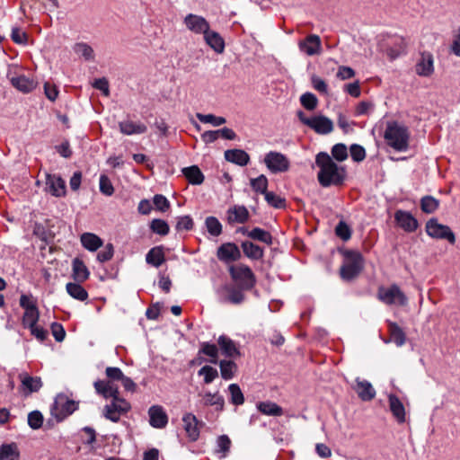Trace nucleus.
<instances>
[{"mask_svg": "<svg viewBox=\"0 0 460 460\" xmlns=\"http://www.w3.org/2000/svg\"><path fill=\"white\" fill-rule=\"evenodd\" d=\"M206 43L217 53H223L225 50V40L217 31H208L204 34Z\"/></svg>", "mask_w": 460, "mask_h": 460, "instance_id": "obj_24", "label": "nucleus"}, {"mask_svg": "<svg viewBox=\"0 0 460 460\" xmlns=\"http://www.w3.org/2000/svg\"><path fill=\"white\" fill-rule=\"evenodd\" d=\"M20 451L15 443L4 444L0 447V460H19Z\"/></svg>", "mask_w": 460, "mask_h": 460, "instance_id": "obj_37", "label": "nucleus"}, {"mask_svg": "<svg viewBox=\"0 0 460 460\" xmlns=\"http://www.w3.org/2000/svg\"><path fill=\"white\" fill-rule=\"evenodd\" d=\"M22 386L24 394H28L38 392L42 386V382L40 377L26 376L22 380Z\"/></svg>", "mask_w": 460, "mask_h": 460, "instance_id": "obj_38", "label": "nucleus"}, {"mask_svg": "<svg viewBox=\"0 0 460 460\" xmlns=\"http://www.w3.org/2000/svg\"><path fill=\"white\" fill-rule=\"evenodd\" d=\"M335 234L342 241L347 242L351 238L352 230L350 226L343 220H341L335 226Z\"/></svg>", "mask_w": 460, "mask_h": 460, "instance_id": "obj_46", "label": "nucleus"}, {"mask_svg": "<svg viewBox=\"0 0 460 460\" xmlns=\"http://www.w3.org/2000/svg\"><path fill=\"white\" fill-rule=\"evenodd\" d=\"M80 241L83 247L90 252H95L102 245V239L93 233H84Z\"/></svg>", "mask_w": 460, "mask_h": 460, "instance_id": "obj_30", "label": "nucleus"}, {"mask_svg": "<svg viewBox=\"0 0 460 460\" xmlns=\"http://www.w3.org/2000/svg\"><path fill=\"white\" fill-rule=\"evenodd\" d=\"M381 47L390 60H394L406 53L407 42L398 35H386Z\"/></svg>", "mask_w": 460, "mask_h": 460, "instance_id": "obj_7", "label": "nucleus"}, {"mask_svg": "<svg viewBox=\"0 0 460 460\" xmlns=\"http://www.w3.org/2000/svg\"><path fill=\"white\" fill-rule=\"evenodd\" d=\"M218 353L219 349L216 344L203 341L200 343V349L198 354H204L209 357L208 362L217 365L218 363Z\"/></svg>", "mask_w": 460, "mask_h": 460, "instance_id": "obj_34", "label": "nucleus"}, {"mask_svg": "<svg viewBox=\"0 0 460 460\" xmlns=\"http://www.w3.org/2000/svg\"><path fill=\"white\" fill-rule=\"evenodd\" d=\"M415 72L418 75L429 77L434 73V58L429 51H421L415 65Z\"/></svg>", "mask_w": 460, "mask_h": 460, "instance_id": "obj_12", "label": "nucleus"}, {"mask_svg": "<svg viewBox=\"0 0 460 460\" xmlns=\"http://www.w3.org/2000/svg\"><path fill=\"white\" fill-rule=\"evenodd\" d=\"M197 118L199 121L203 123H210L214 127L221 126L226 122V119L224 117L216 116L214 114L197 113Z\"/></svg>", "mask_w": 460, "mask_h": 460, "instance_id": "obj_52", "label": "nucleus"}, {"mask_svg": "<svg viewBox=\"0 0 460 460\" xmlns=\"http://www.w3.org/2000/svg\"><path fill=\"white\" fill-rule=\"evenodd\" d=\"M217 344L222 355L226 358H235L241 356L239 349L234 341L226 335H220L217 339Z\"/></svg>", "mask_w": 460, "mask_h": 460, "instance_id": "obj_19", "label": "nucleus"}, {"mask_svg": "<svg viewBox=\"0 0 460 460\" xmlns=\"http://www.w3.org/2000/svg\"><path fill=\"white\" fill-rule=\"evenodd\" d=\"M153 203L155 209L161 212H165L170 208V201L162 194H155L153 198Z\"/></svg>", "mask_w": 460, "mask_h": 460, "instance_id": "obj_57", "label": "nucleus"}, {"mask_svg": "<svg viewBox=\"0 0 460 460\" xmlns=\"http://www.w3.org/2000/svg\"><path fill=\"white\" fill-rule=\"evenodd\" d=\"M100 190L107 196H111L114 191L111 180L105 174L100 176Z\"/></svg>", "mask_w": 460, "mask_h": 460, "instance_id": "obj_61", "label": "nucleus"}, {"mask_svg": "<svg viewBox=\"0 0 460 460\" xmlns=\"http://www.w3.org/2000/svg\"><path fill=\"white\" fill-rule=\"evenodd\" d=\"M183 429L190 441L195 442L199 439L200 429L204 426L192 413H185L182 417Z\"/></svg>", "mask_w": 460, "mask_h": 460, "instance_id": "obj_11", "label": "nucleus"}, {"mask_svg": "<svg viewBox=\"0 0 460 460\" xmlns=\"http://www.w3.org/2000/svg\"><path fill=\"white\" fill-rule=\"evenodd\" d=\"M425 230L427 234L431 238L447 240L451 244L456 243V235L451 228L447 225L438 223L436 217H432L427 221Z\"/></svg>", "mask_w": 460, "mask_h": 460, "instance_id": "obj_6", "label": "nucleus"}, {"mask_svg": "<svg viewBox=\"0 0 460 460\" xmlns=\"http://www.w3.org/2000/svg\"><path fill=\"white\" fill-rule=\"evenodd\" d=\"M198 375L204 377L205 384H210L218 376V372L213 367L206 365L198 371Z\"/></svg>", "mask_w": 460, "mask_h": 460, "instance_id": "obj_51", "label": "nucleus"}, {"mask_svg": "<svg viewBox=\"0 0 460 460\" xmlns=\"http://www.w3.org/2000/svg\"><path fill=\"white\" fill-rule=\"evenodd\" d=\"M114 254L112 243H108L105 248L97 253V260L101 263L110 261Z\"/></svg>", "mask_w": 460, "mask_h": 460, "instance_id": "obj_64", "label": "nucleus"}, {"mask_svg": "<svg viewBox=\"0 0 460 460\" xmlns=\"http://www.w3.org/2000/svg\"><path fill=\"white\" fill-rule=\"evenodd\" d=\"M165 261L163 246L151 248L146 255V261L154 266L160 267Z\"/></svg>", "mask_w": 460, "mask_h": 460, "instance_id": "obj_28", "label": "nucleus"}, {"mask_svg": "<svg viewBox=\"0 0 460 460\" xmlns=\"http://www.w3.org/2000/svg\"><path fill=\"white\" fill-rule=\"evenodd\" d=\"M228 390L231 395V402H243V394L237 384H231L228 386Z\"/></svg>", "mask_w": 460, "mask_h": 460, "instance_id": "obj_59", "label": "nucleus"}, {"mask_svg": "<svg viewBox=\"0 0 460 460\" xmlns=\"http://www.w3.org/2000/svg\"><path fill=\"white\" fill-rule=\"evenodd\" d=\"M184 24L190 31L197 34H205L209 30L208 21L204 17L193 13L186 15Z\"/></svg>", "mask_w": 460, "mask_h": 460, "instance_id": "obj_16", "label": "nucleus"}, {"mask_svg": "<svg viewBox=\"0 0 460 460\" xmlns=\"http://www.w3.org/2000/svg\"><path fill=\"white\" fill-rule=\"evenodd\" d=\"M217 447L216 452L220 454V458L226 457L231 447L230 438L226 435L219 436L217 440Z\"/></svg>", "mask_w": 460, "mask_h": 460, "instance_id": "obj_50", "label": "nucleus"}, {"mask_svg": "<svg viewBox=\"0 0 460 460\" xmlns=\"http://www.w3.org/2000/svg\"><path fill=\"white\" fill-rule=\"evenodd\" d=\"M439 203L438 199L426 195L420 199V208L426 214H432L438 208Z\"/></svg>", "mask_w": 460, "mask_h": 460, "instance_id": "obj_41", "label": "nucleus"}, {"mask_svg": "<svg viewBox=\"0 0 460 460\" xmlns=\"http://www.w3.org/2000/svg\"><path fill=\"white\" fill-rule=\"evenodd\" d=\"M149 227L154 234H159L161 236L167 235L170 232V227L168 223L160 218H155L150 222Z\"/></svg>", "mask_w": 460, "mask_h": 460, "instance_id": "obj_42", "label": "nucleus"}, {"mask_svg": "<svg viewBox=\"0 0 460 460\" xmlns=\"http://www.w3.org/2000/svg\"><path fill=\"white\" fill-rule=\"evenodd\" d=\"M249 217V211L244 206L234 205L227 210V221L230 225L244 224L248 221Z\"/></svg>", "mask_w": 460, "mask_h": 460, "instance_id": "obj_20", "label": "nucleus"}, {"mask_svg": "<svg viewBox=\"0 0 460 460\" xmlns=\"http://www.w3.org/2000/svg\"><path fill=\"white\" fill-rule=\"evenodd\" d=\"M28 423L33 429H40L43 423L42 414L38 411H31L28 416Z\"/></svg>", "mask_w": 460, "mask_h": 460, "instance_id": "obj_60", "label": "nucleus"}, {"mask_svg": "<svg viewBox=\"0 0 460 460\" xmlns=\"http://www.w3.org/2000/svg\"><path fill=\"white\" fill-rule=\"evenodd\" d=\"M228 272L236 286L251 290L256 284V277L252 269L245 264L230 265Z\"/></svg>", "mask_w": 460, "mask_h": 460, "instance_id": "obj_4", "label": "nucleus"}, {"mask_svg": "<svg viewBox=\"0 0 460 460\" xmlns=\"http://www.w3.org/2000/svg\"><path fill=\"white\" fill-rule=\"evenodd\" d=\"M296 116L304 125L314 129L317 134L326 135L333 130L332 121L323 115L309 118L303 111H298Z\"/></svg>", "mask_w": 460, "mask_h": 460, "instance_id": "obj_5", "label": "nucleus"}, {"mask_svg": "<svg viewBox=\"0 0 460 460\" xmlns=\"http://www.w3.org/2000/svg\"><path fill=\"white\" fill-rule=\"evenodd\" d=\"M250 184L252 189L261 194H265L268 190V179L264 174L259 175L257 178L251 179Z\"/></svg>", "mask_w": 460, "mask_h": 460, "instance_id": "obj_44", "label": "nucleus"}, {"mask_svg": "<svg viewBox=\"0 0 460 460\" xmlns=\"http://www.w3.org/2000/svg\"><path fill=\"white\" fill-rule=\"evenodd\" d=\"M332 155L338 162H343L348 158V149L345 144L338 143L332 147Z\"/></svg>", "mask_w": 460, "mask_h": 460, "instance_id": "obj_53", "label": "nucleus"}, {"mask_svg": "<svg viewBox=\"0 0 460 460\" xmlns=\"http://www.w3.org/2000/svg\"><path fill=\"white\" fill-rule=\"evenodd\" d=\"M120 381L122 386L127 392L133 393L137 387V385L133 382L132 379L124 376L123 372L117 367V382Z\"/></svg>", "mask_w": 460, "mask_h": 460, "instance_id": "obj_55", "label": "nucleus"}, {"mask_svg": "<svg viewBox=\"0 0 460 460\" xmlns=\"http://www.w3.org/2000/svg\"><path fill=\"white\" fill-rule=\"evenodd\" d=\"M217 257L225 264H232L242 258V252L236 243L227 242L218 246Z\"/></svg>", "mask_w": 460, "mask_h": 460, "instance_id": "obj_10", "label": "nucleus"}, {"mask_svg": "<svg viewBox=\"0 0 460 460\" xmlns=\"http://www.w3.org/2000/svg\"><path fill=\"white\" fill-rule=\"evenodd\" d=\"M349 152L354 162L359 163L366 158V150L358 144H352L349 147Z\"/></svg>", "mask_w": 460, "mask_h": 460, "instance_id": "obj_56", "label": "nucleus"}, {"mask_svg": "<svg viewBox=\"0 0 460 460\" xmlns=\"http://www.w3.org/2000/svg\"><path fill=\"white\" fill-rule=\"evenodd\" d=\"M389 408L399 423H403L405 421L406 412L403 404H389Z\"/></svg>", "mask_w": 460, "mask_h": 460, "instance_id": "obj_58", "label": "nucleus"}, {"mask_svg": "<svg viewBox=\"0 0 460 460\" xmlns=\"http://www.w3.org/2000/svg\"><path fill=\"white\" fill-rule=\"evenodd\" d=\"M249 238L254 241L264 243L268 245L273 243V236L269 232L260 227H254L249 232Z\"/></svg>", "mask_w": 460, "mask_h": 460, "instance_id": "obj_39", "label": "nucleus"}, {"mask_svg": "<svg viewBox=\"0 0 460 460\" xmlns=\"http://www.w3.org/2000/svg\"><path fill=\"white\" fill-rule=\"evenodd\" d=\"M300 102L307 111H314L318 105V99L314 93L307 92L300 96Z\"/></svg>", "mask_w": 460, "mask_h": 460, "instance_id": "obj_49", "label": "nucleus"}, {"mask_svg": "<svg viewBox=\"0 0 460 460\" xmlns=\"http://www.w3.org/2000/svg\"><path fill=\"white\" fill-rule=\"evenodd\" d=\"M46 188L52 196L57 198L64 197L66 193V181L58 174H47Z\"/></svg>", "mask_w": 460, "mask_h": 460, "instance_id": "obj_15", "label": "nucleus"}, {"mask_svg": "<svg viewBox=\"0 0 460 460\" xmlns=\"http://www.w3.org/2000/svg\"><path fill=\"white\" fill-rule=\"evenodd\" d=\"M96 393L103 399H111V402H115V389L110 385L109 381L98 380L94 382Z\"/></svg>", "mask_w": 460, "mask_h": 460, "instance_id": "obj_32", "label": "nucleus"}, {"mask_svg": "<svg viewBox=\"0 0 460 460\" xmlns=\"http://www.w3.org/2000/svg\"><path fill=\"white\" fill-rule=\"evenodd\" d=\"M226 291L227 292V296L226 297V300L231 304L234 305H240L242 304L244 299L245 296L243 294V291H246L244 288H242L238 286H226L225 287Z\"/></svg>", "mask_w": 460, "mask_h": 460, "instance_id": "obj_29", "label": "nucleus"}, {"mask_svg": "<svg viewBox=\"0 0 460 460\" xmlns=\"http://www.w3.org/2000/svg\"><path fill=\"white\" fill-rule=\"evenodd\" d=\"M40 318V312L38 307L33 309L24 311L22 316V326L24 328H32L35 325Z\"/></svg>", "mask_w": 460, "mask_h": 460, "instance_id": "obj_43", "label": "nucleus"}, {"mask_svg": "<svg viewBox=\"0 0 460 460\" xmlns=\"http://www.w3.org/2000/svg\"><path fill=\"white\" fill-rule=\"evenodd\" d=\"M50 329L56 341L61 342L65 340L66 331L61 323L54 322L51 323Z\"/></svg>", "mask_w": 460, "mask_h": 460, "instance_id": "obj_63", "label": "nucleus"}, {"mask_svg": "<svg viewBox=\"0 0 460 460\" xmlns=\"http://www.w3.org/2000/svg\"><path fill=\"white\" fill-rule=\"evenodd\" d=\"M205 226L208 234L214 237L219 236L223 232V226L214 216H209L205 219Z\"/></svg>", "mask_w": 460, "mask_h": 460, "instance_id": "obj_40", "label": "nucleus"}, {"mask_svg": "<svg viewBox=\"0 0 460 460\" xmlns=\"http://www.w3.org/2000/svg\"><path fill=\"white\" fill-rule=\"evenodd\" d=\"M384 137L389 146L399 152H404L409 147L410 132L406 126L397 121L388 122Z\"/></svg>", "mask_w": 460, "mask_h": 460, "instance_id": "obj_3", "label": "nucleus"}, {"mask_svg": "<svg viewBox=\"0 0 460 460\" xmlns=\"http://www.w3.org/2000/svg\"><path fill=\"white\" fill-rule=\"evenodd\" d=\"M149 424L155 429H164L168 423V415L160 405L154 404L148 410Z\"/></svg>", "mask_w": 460, "mask_h": 460, "instance_id": "obj_17", "label": "nucleus"}, {"mask_svg": "<svg viewBox=\"0 0 460 460\" xmlns=\"http://www.w3.org/2000/svg\"><path fill=\"white\" fill-rule=\"evenodd\" d=\"M358 398L363 402L372 401L376 396V390L372 384L360 377L355 379V384L352 386Z\"/></svg>", "mask_w": 460, "mask_h": 460, "instance_id": "obj_14", "label": "nucleus"}, {"mask_svg": "<svg viewBox=\"0 0 460 460\" xmlns=\"http://www.w3.org/2000/svg\"><path fill=\"white\" fill-rule=\"evenodd\" d=\"M264 198L267 203L274 208L280 209L286 208V199L280 196L276 195L272 191H267L264 194Z\"/></svg>", "mask_w": 460, "mask_h": 460, "instance_id": "obj_48", "label": "nucleus"}, {"mask_svg": "<svg viewBox=\"0 0 460 460\" xmlns=\"http://www.w3.org/2000/svg\"><path fill=\"white\" fill-rule=\"evenodd\" d=\"M396 224L407 233L415 232L419 227L417 218L409 211L396 210L394 213Z\"/></svg>", "mask_w": 460, "mask_h": 460, "instance_id": "obj_13", "label": "nucleus"}, {"mask_svg": "<svg viewBox=\"0 0 460 460\" xmlns=\"http://www.w3.org/2000/svg\"><path fill=\"white\" fill-rule=\"evenodd\" d=\"M315 164L320 168L317 179L322 187L341 186L346 178V170L339 166L326 152L316 155Z\"/></svg>", "mask_w": 460, "mask_h": 460, "instance_id": "obj_1", "label": "nucleus"}, {"mask_svg": "<svg viewBox=\"0 0 460 460\" xmlns=\"http://www.w3.org/2000/svg\"><path fill=\"white\" fill-rule=\"evenodd\" d=\"M378 299L385 305H397L404 306L408 304V298L401 288L393 284L389 288H380L377 293Z\"/></svg>", "mask_w": 460, "mask_h": 460, "instance_id": "obj_8", "label": "nucleus"}, {"mask_svg": "<svg viewBox=\"0 0 460 460\" xmlns=\"http://www.w3.org/2000/svg\"><path fill=\"white\" fill-rule=\"evenodd\" d=\"M321 39L316 34H310L298 43L300 51L308 56L317 55L321 51Z\"/></svg>", "mask_w": 460, "mask_h": 460, "instance_id": "obj_18", "label": "nucleus"}, {"mask_svg": "<svg viewBox=\"0 0 460 460\" xmlns=\"http://www.w3.org/2000/svg\"><path fill=\"white\" fill-rule=\"evenodd\" d=\"M241 248L244 256L252 261H260L264 257V249L251 241H243Z\"/></svg>", "mask_w": 460, "mask_h": 460, "instance_id": "obj_23", "label": "nucleus"}, {"mask_svg": "<svg viewBox=\"0 0 460 460\" xmlns=\"http://www.w3.org/2000/svg\"><path fill=\"white\" fill-rule=\"evenodd\" d=\"M12 85L22 93H30L35 88V83L25 75H19L11 79Z\"/></svg>", "mask_w": 460, "mask_h": 460, "instance_id": "obj_36", "label": "nucleus"}, {"mask_svg": "<svg viewBox=\"0 0 460 460\" xmlns=\"http://www.w3.org/2000/svg\"><path fill=\"white\" fill-rule=\"evenodd\" d=\"M119 129L125 135L143 134L147 130L145 124L132 120L119 122Z\"/></svg>", "mask_w": 460, "mask_h": 460, "instance_id": "obj_27", "label": "nucleus"}, {"mask_svg": "<svg viewBox=\"0 0 460 460\" xmlns=\"http://www.w3.org/2000/svg\"><path fill=\"white\" fill-rule=\"evenodd\" d=\"M343 257V263L340 268V277L344 281H351L358 277L364 269V257L357 250L339 249Z\"/></svg>", "mask_w": 460, "mask_h": 460, "instance_id": "obj_2", "label": "nucleus"}, {"mask_svg": "<svg viewBox=\"0 0 460 460\" xmlns=\"http://www.w3.org/2000/svg\"><path fill=\"white\" fill-rule=\"evenodd\" d=\"M75 410V404H53L51 414L58 421H62Z\"/></svg>", "mask_w": 460, "mask_h": 460, "instance_id": "obj_31", "label": "nucleus"}, {"mask_svg": "<svg viewBox=\"0 0 460 460\" xmlns=\"http://www.w3.org/2000/svg\"><path fill=\"white\" fill-rule=\"evenodd\" d=\"M74 51L78 56L83 57L85 60L93 59V49L86 43H75L74 46Z\"/></svg>", "mask_w": 460, "mask_h": 460, "instance_id": "obj_47", "label": "nucleus"}, {"mask_svg": "<svg viewBox=\"0 0 460 460\" xmlns=\"http://www.w3.org/2000/svg\"><path fill=\"white\" fill-rule=\"evenodd\" d=\"M182 174L190 184L200 185L204 181V174L197 165H191L182 169Z\"/></svg>", "mask_w": 460, "mask_h": 460, "instance_id": "obj_26", "label": "nucleus"}, {"mask_svg": "<svg viewBox=\"0 0 460 460\" xmlns=\"http://www.w3.org/2000/svg\"><path fill=\"white\" fill-rule=\"evenodd\" d=\"M261 412L270 416H280L283 410L278 404H257Z\"/></svg>", "mask_w": 460, "mask_h": 460, "instance_id": "obj_54", "label": "nucleus"}, {"mask_svg": "<svg viewBox=\"0 0 460 460\" xmlns=\"http://www.w3.org/2000/svg\"><path fill=\"white\" fill-rule=\"evenodd\" d=\"M264 164L272 173L288 171L290 163L288 157L277 151H270L264 157Z\"/></svg>", "mask_w": 460, "mask_h": 460, "instance_id": "obj_9", "label": "nucleus"}, {"mask_svg": "<svg viewBox=\"0 0 460 460\" xmlns=\"http://www.w3.org/2000/svg\"><path fill=\"white\" fill-rule=\"evenodd\" d=\"M194 227V221L190 215L176 217L175 229L177 232L190 231Z\"/></svg>", "mask_w": 460, "mask_h": 460, "instance_id": "obj_45", "label": "nucleus"}, {"mask_svg": "<svg viewBox=\"0 0 460 460\" xmlns=\"http://www.w3.org/2000/svg\"><path fill=\"white\" fill-rule=\"evenodd\" d=\"M90 271L85 263L78 257L72 261V278L75 282L83 283L89 279Z\"/></svg>", "mask_w": 460, "mask_h": 460, "instance_id": "obj_21", "label": "nucleus"}, {"mask_svg": "<svg viewBox=\"0 0 460 460\" xmlns=\"http://www.w3.org/2000/svg\"><path fill=\"white\" fill-rule=\"evenodd\" d=\"M217 364L219 365L220 374H221V377L223 379L230 380V379L234 378V376L238 369V367L234 361L230 360V359L229 360L223 359V360L218 361Z\"/></svg>", "mask_w": 460, "mask_h": 460, "instance_id": "obj_35", "label": "nucleus"}, {"mask_svg": "<svg viewBox=\"0 0 460 460\" xmlns=\"http://www.w3.org/2000/svg\"><path fill=\"white\" fill-rule=\"evenodd\" d=\"M67 294L74 299L79 301H85L88 298V292L86 289L78 282H68L66 285Z\"/></svg>", "mask_w": 460, "mask_h": 460, "instance_id": "obj_33", "label": "nucleus"}, {"mask_svg": "<svg viewBox=\"0 0 460 460\" xmlns=\"http://www.w3.org/2000/svg\"><path fill=\"white\" fill-rule=\"evenodd\" d=\"M390 340L397 346L402 347L406 341V334L403 330L394 322L386 321Z\"/></svg>", "mask_w": 460, "mask_h": 460, "instance_id": "obj_25", "label": "nucleus"}, {"mask_svg": "<svg viewBox=\"0 0 460 460\" xmlns=\"http://www.w3.org/2000/svg\"><path fill=\"white\" fill-rule=\"evenodd\" d=\"M225 159L239 166H245L250 163V155L243 149L234 148L225 151Z\"/></svg>", "mask_w": 460, "mask_h": 460, "instance_id": "obj_22", "label": "nucleus"}, {"mask_svg": "<svg viewBox=\"0 0 460 460\" xmlns=\"http://www.w3.org/2000/svg\"><path fill=\"white\" fill-rule=\"evenodd\" d=\"M311 84L314 89H315L317 92H319L322 94H327L328 93V85L326 82L322 79L321 77L314 75L311 77Z\"/></svg>", "mask_w": 460, "mask_h": 460, "instance_id": "obj_62", "label": "nucleus"}]
</instances>
